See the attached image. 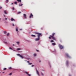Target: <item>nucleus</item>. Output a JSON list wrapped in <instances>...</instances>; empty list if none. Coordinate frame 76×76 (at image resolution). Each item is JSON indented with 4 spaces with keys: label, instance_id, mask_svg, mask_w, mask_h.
<instances>
[{
    "label": "nucleus",
    "instance_id": "nucleus-31",
    "mask_svg": "<svg viewBox=\"0 0 76 76\" xmlns=\"http://www.w3.org/2000/svg\"><path fill=\"white\" fill-rule=\"evenodd\" d=\"M34 65H31V66L32 67H34Z\"/></svg>",
    "mask_w": 76,
    "mask_h": 76
},
{
    "label": "nucleus",
    "instance_id": "nucleus-12",
    "mask_svg": "<svg viewBox=\"0 0 76 76\" xmlns=\"http://www.w3.org/2000/svg\"><path fill=\"white\" fill-rule=\"evenodd\" d=\"M31 37H36V36L35 35H33V34H31Z\"/></svg>",
    "mask_w": 76,
    "mask_h": 76
},
{
    "label": "nucleus",
    "instance_id": "nucleus-5",
    "mask_svg": "<svg viewBox=\"0 0 76 76\" xmlns=\"http://www.w3.org/2000/svg\"><path fill=\"white\" fill-rule=\"evenodd\" d=\"M65 55L67 58H71V57L69 56L68 54L66 53Z\"/></svg>",
    "mask_w": 76,
    "mask_h": 76
},
{
    "label": "nucleus",
    "instance_id": "nucleus-25",
    "mask_svg": "<svg viewBox=\"0 0 76 76\" xmlns=\"http://www.w3.org/2000/svg\"><path fill=\"white\" fill-rule=\"evenodd\" d=\"M32 64V63H28V65H31V64Z\"/></svg>",
    "mask_w": 76,
    "mask_h": 76
},
{
    "label": "nucleus",
    "instance_id": "nucleus-37",
    "mask_svg": "<svg viewBox=\"0 0 76 76\" xmlns=\"http://www.w3.org/2000/svg\"><path fill=\"white\" fill-rule=\"evenodd\" d=\"M12 26H15V25H14V24H12Z\"/></svg>",
    "mask_w": 76,
    "mask_h": 76
},
{
    "label": "nucleus",
    "instance_id": "nucleus-9",
    "mask_svg": "<svg viewBox=\"0 0 76 76\" xmlns=\"http://www.w3.org/2000/svg\"><path fill=\"white\" fill-rule=\"evenodd\" d=\"M23 16L24 17V18L25 19H26V14H23Z\"/></svg>",
    "mask_w": 76,
    "mask_h": 76
},
{
    "label": "nucleus",
    "instance_id": "nucleus-17",
    "mask_svg": "<svg viewBox=\"0 0 76 76\" xmlns=\"http://www.w3.org/2000/svg\"><path fill=\"white\" fill-rule=\"evenodd\" d=\"M16 43L19 45L20 44V42H16Z\"/></svg>",
    "mask_w": 76,
    "mask_h": 76
},
{
    "label": "nucleus",
    "instance_id": "nucleus-49",
    "mask_svg": "<svg viewBox=\"0 0 76 76\" xmlns=\"http://www.w3.org/2000/svg\"><path fill=\"white\" fill-rule=\"evenodd\" d=\"M20 30H21V29H20Z\"/></svg>",
    "mask_w": 76,
    "mask_h": 76
},
{
    "label": "nucleus",
    "instance_id": "nucleus-18",
    "mask_svg": "<svg viewBox=\"0 0 76 76\" xmlns=\"http://www.w3.org/2000/svg\"><path fill=\"white\" fill-rule=\"evenodd\" d=\"M34 56H37V54L36 53H34Z\"/></svg>",
    "mask_w": 76,
    "mask_h": 76
},
{
    "label": "nucleus",
    "instance_id": "nucleus-46",
    "mask_svg": "<svg viewBox=\"0 0 76 76\" xmlns=\"http://www.w3.org/2000/svg\"><path fill=\"white\" fill-rule=\"evenodd\" d=\"M2 73H4V72H3Z\"/></svg>",
    "mask_w": 76,
    "mask_h": 76
},
{
    "label": "nucleus",
    "instance_id": "nucleus-45",
    "mask_svg": "<svg viewBox=\"0 0 76 76\" xmlns=\"http://www.w3.org/2000/svg\"><path fill=\"white\" fill-rule=\"evenodd\" d=\"M13 46H14V45H15L14 44H13Z\"/></svg>",
    "mask_w": 76,
    "mask_h": 76
},
{
    "label": "nucleus",
    "instance_id": "nucleus-34",
    "mask_svg": "<svg viewBox=\"0 0 76 76\" xmlns=\"http://www.w3.org/2000/svg\"><path fill=\"white\" fill-rule=\"evenodd\" d=\"M12 10H14V7H13L12 8Z\"/></svg>",
    "mask_w": 76,
    "mask_h": 76
},
{
    "label": "nucleus",
    "instance_id": "nucleus-2",
    "mask_svg": "<svg viewBox=\"0 0 76 76\" xmlns=\"http://www.w3.org/2000/svg\"><path fill=\"white\" fill-rule=\"evenodd\" d=\"M56 35V34L55 33H53L52 34V35H50V37H49L48 38L49 39H51V37L53 40H56V39L55 37H54V36Z\"/></svg>",
    "mask_w": 76,
    "mask_h": 76
},
{
    "label": "nucleus",
    "instance_id": "nucleus-44",
    "mask_svg": "<svg viewBox=\"0 0 76 76\" xmlns=\"http://www.w3.org/2000/svg\"><path fill=\"white\" fill-rule=\"evenodd\" d=\"M4 17H5V15H4Z\"/></svg>",
    "mask_w": 76,
    "mask_h": 76
},
{
    "label": "nucleus",
    "instance_id": "nucleus-28",
    "mask_svg": "<svg viewBox=\"0 0 76 76\" xmlns=\"http://www.w3.org/2000/svg\"><path fill=\"white\" fill-rule=\"evenodd\" d=\"M12 75V73H11L9 74V75H10V76L11 75Z\"/></svg>",
    "mask_w": 76,
    "mask_h": 76
},
{
    "label": "nucleus",
    "instance_id": "nucleus-4",
    "mask_svg": "<svg viewBox=\"0 0 76 76\" xmlns=\"http://www.w3.org/2000/svg\"><path fill=\"white\" fill-rule=\"evenodd\" d=\"M17 56H19L20 57V58L21 59H23L24 58L21 55H20L19 54H17Z\"/></svg>",
    "mask_w": 76,
    "mask_h": 76
},
{
    "label": "nucleus",
    "instance_id": "nucleus-42",
    "mask_svg": "<svg viewBox=\"0 0 76 76\" xmlns=\"http://www.w3.org/2000/svg\"><path fill=\"white\" fill-rule=\"evenodd\" d=\"M39 62H41V61H39Z\"/></svg>",
    "mask_w": 76,
    "mask_h": 76
},
{
    "label": "nucleus",
    "instance_id": "nucleus-14",
    "mask_svg": "<svg viewBox=\"0 0 76 76\" xmlns=\"http://www.w3.org/2000/svg\"><path fill=\"white\" fill-rule=\"evenodd\" d=\"M69 64V61H66V65H68Z\"/></svg>",
    "mask_w": 76,
    "mask_h": 76
},
{
    "label": "nucleus",
    "instance_id": "nucleus-40",
    "mask_svg": "<svg viewBox=\"0 0 76 76\" xmlns=\"http://www.w3.org/2000/svg\"><path fill=\"white\" fill-rule=\"evenodd\" d=\"M5 20H7V18H5Z\"/></svg>",
    "mask_w": 76,
    "mask_h": 76
},
{
    "label": "nucleus",
    "instance_id": "nucleus-11",
    "mask_svg": "<svg viewBox=\"0 0 76 76\" xmlns=\"http://www.w3.org/2000/svg\"><path fill=\"white\" fill-rule=\"evenodd\" d=\"M52 45L54 46L55 45H56V44L55 42H54L52 43Z\"/></svg>",
    "mask_w": 76,
    "mask_h": 76
},
{
    "label": "nucleus",
    "instance_id": "nucleus-30",
    "mask_svg": "<svg viewBox=\"0 0 76 76\" xmlns=\"http://www.w3.org/2000/svg\"><path fill=\"white\" fill-rule=\"evenodd\" d=\"M7 1L6 2L7 3L8 2L9 0H6Z\"/></svg>",
    "mask_w": 76,
    "mask_h": 76
},
{
    "label": "nucleus",
    "instance_id": "nucleus-48",
    "mask_svg": "<svg viewBox=\"0 0 76 76\" xmlns=\"http://www.w3.org/2000/svg\"><path fill=\"white\" fill-rule=\"evenodd\" d=\"M1 20V18H0V20Z\"/></svg>",
    "mask_w": 76,
    "mask_h": 76
},
{
    "label": "nucleus",
    "instance_id": "nucleus-8",
    "mask_svg": "<svg viewBox=\"0 0 76 76\" xmlns=\"http://www.w3.org/2000/svg\"><path fill=\"white\" fill-rule=\"evenodd\" d=\"M36 72H37V74L39 76V72L37 70H36Z\"/></svg>",
    "mask_w": 76,
    "mask_h": 76
},
{
    "label": "nucleus",
    "instance_id": "nucleus-23",
    "mask_svg": "<svg viewBox=\"0 0 76 76\" xmlns=\"http://www.w3.org/2000/svg\"><path fill=\"white\" fill-rule=\"evenodd\" d=\"M8 69H12V67H9L8 68Z\"/></svg>",
    "mask_w": 76,
    "mask_h": 76
},
{
    "label": "nucleus",
    "instance_id": "nucleus-3",
    "mask_svg": "<svg viewBox=\"0 0 76 76\" xmlns=\"http://www.w3.org/2000/svg\"><path fill=\"white\" fill-rule=\"evenodd\" d=\"M58 47L60 49H63L64 48V47L63 46L61 45L60 44L58 45Z\"/></svg>",
    "mask_w": 76,
    "mask_h": 76
},
{
    "label": "nucleus",
    "instance_id": "nucleus-10",
    "mask_svg": "<svg viewBox=\"0 0 76 76\" xmlns=\"http://www.w3.org/2000/svg\"><path fill=\"white\" fill-rule=\"evenodd\" d=\"M11 20L12 21H15V20L14 19H13V18H11Z\"/></svg>",
    "mask_w": 76,
    "mask_h": 76
},
{
    "label": "nucleus",
    "instance_id": "nucleus-39",
    "mask_svg": "<svg viewBox=\"0 0 76 76\" xmlns=\"http://www.w3.org/2000/svg\"><path fill=\"white\" fill-rule=\"evenodd\" d=\"M19 6L20 7V6H21L20 4H19Z\"/></svg>",
    "mask_w": 76,
    "mask_h": 76
},
{
    "label": "nucleus",
    "instance_id": "nucleus-19",
    "mask_svg": "<svg viewBox=\"0 0 76 76\" xmlns=\"http://www.w3.org/2000/svg\"><path fill=\"white\" fill-rule=\"evenodd\" d=\"M4 34H6L7 33V32L6 31H4Z\"/></svg>",
    "mask_w": 76,
    "mask_h": 76
},
{
    "label": "nucleus",
    "instance_id": "nucleus-38",
    "mask_svg": "<svg viewBox=\"0 0 76 76\" xmlns=\"http://www.w3.org/2000/svg\"><path fill=\"white\" fill-rule=\"evenodd\" d=\"M2 8V7H0V9H1Z\"/></svg>",
    "mask_w": 76,
    "mask_h": 76
},
{
    "label": "nucleus",
    "instance_id": "nucleus-20",
    "mask_svg": "<svg viewBox=\"0 0 76 76\" xmlns=\"http://www.w3.org/2000/svg\"><path fill=\"white\" fill-rule=\"evenodd\" d=\"M10 35L9 33H8L7 34V36L8 37V36H9Z\"/></svg>",
    "mask_w": 76,
    "mask_h": 76
},
{
    "label": "nucleus",
    "instance_id": "nucleus-6",
    "mask_svg": "<svg viewBox=\"0 0 76 76\" xmlns=\"http://www.w3.org/2000/svg\"><path fill=\"white\" fill-rule=\"evenodd\" d=\"M25 73L27 75H28V76H31V75L30 74H28V73L27 72H25Z\"/></svg>",
    "mask_w": 76,
    "mask_h": 76
},
{
    "label": "nucleus",
    "instance_id": "nucleus-24",
    "mask_svg": "<svg viewBox=\"0 0 76 76\" xmlns=\"http://www.w3.org/2000/svg\"><path fill=\"white\" fill-rule=\"evenodd\" d=\"M50 42H54V41L53 40H51Z\"/></svg>",
    "mask_w": 76,
    "mask_h": 76
},
{
    "label": "nucleus",
    "instance_id": "nucleus-35",
    "mask_svg": "<svg viewBox=\"0 0 76 76\" xmlns=\"http://www.w3.org/2000/svg\"><path fill=\"white\" fill-rule=\"evenodd\" d=\"M27 62L28 63H29L30 62V61H27Z\"/></svg>",
    "mask_w": 76,
    "mask_h": 76
},
{
    "label": "nucleus",
    "instance_id": "nucleus-26",
    "mask_svg": "<svg viewBox=\"0 0 76 76\" xmlns=\"http://www.w3.org/2000/svg\"><path fill=\"white\" fill-rule=\"evenodd\" d=\"M6 69H7V68H4L3 69V70H6Z\"/></svg>",
    "mask_w": 76,
    "mask_h": 76
},
{
    "label": "nucleus",
    "instance_id": "nucleus-16",
    "mask_svg": "<svg viewBox=\"0 0 76 76\" xmlns=\"http://www.w3.org/2000/svg\"><path fill=\"white\" fill-rule=\"evenodd\" d=\"M4 14H7V12H6V11H4Z\"/></svg>",
    "mask_w": 76,
    "mask_h": 76
},
{
    "label": "nucleus",
    "instance_id": "nucleus-7",
    "mask_svg": "<svg viewBox=\"0 0 76 76\" xmlns=\"http://www.w3.org/2000/svg\"><path fill=\"white\" fill-rule=\"evenodd\" d=\"M33 17V15L32 14V13H31L29 16V18H31L32 17Z\"/></svg>",
    "mask_w": 76,
    "mask_h": 76
},
{
    "label": "nucleus",
    "instance_id": "nucleus-15",
    "mask_svg": "<svg viewBox=\"0 0 76 76\" xmlns=\"http://www.w3.org/2000/svg\"><path fill=\"white\" fill-rule=\"evenodd\" d=\"M16 32H18V28H16Z\"/></svg>",
    "mask_w": 76,
    "mask_h": 76
},
{
    "label": "nucleus",
    "instance_id": "nucleus-33",
    "mask_svg": "<svg viewBox=\"0 0 76 76\" xmlns=\"http://www.w3.org/2000/svg\"><path fill=\"white\" fill-rule=\"evenodd\" d=\"M36 51L37 52H39V50H36Z\"/></svg>",
    "mask_w": 76,
    "mask_h": 76
},
{
    "label": "nucleus",
    "instance_id": "nucleus-27",
    "mask_svg": "<svg viewBox=\"0 0 76 76\" xmlns=\"http://www.w3.org/2000/svg\"><path fill=\"white\" fill-rule=\"evenodd\" d=\"M21 13V12H18V14H20V13Z\"/></svg>",
    "mask_w": 76,
    "mask_h": 76
},
{
    "label": "nucleus",
    "instance_id": "nucleus-50",
    "mask_svg": "<svg viewBox=\"0 0 76 76\" xmlns=\"http://www.w3.org/2000/svg\"><path fill=\"white\" fill-rule=\"evenodd\" d=\"M0 73H1V72H0Z\"/></svg>",
    "mask_w": 76,
    "mask_h": 76
},
{
    "label": "nucleus",
    "instance_id": "nucleus-47",
    "mask_svg": "<svg viewBox=\"0 0 76 76\" xmlns=\"http://www.w3.org/2000/svg\"><path fill=\"white\" fill-rule=\"evenodd\" d=\"M13 51H15V50H13Z\"/></svg>",
    "mask_w": 76,
    "mask_h": 76
},
{
    "label": "nucleus",
    "instance_id": "nucleus-21",
    "mask_svg": "<svg viewBox=\"0 0 76 76\" xmlns=\"http://www.w3.org/2000/svg\"><path fill=\"white\" fill-rule=\"evenodd\" d=\"M14 3L15 4H17V2H16V1L15 2H14Z\"/></svg>",
    "mask_w": 76,
    "mask_h": 76
},
{
    "label": "nucleus",
    "instance_id": "nucleus-36",
    "mask_svg": "<svg viewBox=\"0 0 76 76\" xmlns=\"http://www.w3.org/2000/svg\"><path fill=\"white\" fill-rule=\"evenodd\" d=\"M4 43H5V44H7V42H4Z\"/></svg>",
    "mask_w": 76,
    "mask_h": 76
},
{
    "label": "nucleus",
    "instance_id": "nucleus-43",
    "mask_svg": "<svg viewBox=\"0 0 76 76\" xmlns=\"http://www.w3.org/2000/svg\"><path fill=\"white\" fill-rule=\"evenodd\" d=\"M13 4V3L11 4Z\"/></svg>",
    "mask_w": 76,
    "mask_h": 76
},
{
    "label": "nucleus",
    "instance_id": "nucleus-32",
    "mask_svg": "<svg viewBox=\"0 0 76 76\" xmlns=\"http://www.w3.org/2000/svg\"><path fill=\"white\" fill-rule=\"evenodd\" d=\"M41 73L42 75V76H43V74L42 72H41Z\"/></svg>",
    "mask_w": 76,
    "mask_h": 76
},
{
    "label": "nucleus",
    "instance_id": "nucleus-1",
    "mask_svg": "<svg viewBox=\"0 0 76 76\" xmlns=\"http://www.w3.org/2000/svg\"><path fill=\"white\" fill-rule=\"evenodd\" d=\"M35 34L36 35L37 34V38H36L35 39L36 41H39L40 39V37H42V33H39L38 32L35 33Z\"/></svg>",
    "mask_w": 76,
    "mask_h": 76
},
{
    "label": "nucleus",
    "instance_id": "nucleus-41",
    "mask_svg": "<svg viewBox=\"0 0 76 76\" xmlns=\"http://www.w3.org/2000/svg\"><path fill=\"white\" fill-rule=\"evenodd\" d=\"M23 5V4H21V6H22Z\"/></svg>",
    "mask_w": 76,
    "mask_h": 76
},
{
    "label": "nucleus",
    "instance_id": "nucleus-22",
    "mask_svg": "<svg viewBox=\"0 0 76 76\" xmlns=\"http://www.w3.org/2000/svg\"><path fill=\"white\" fill-rule=\"evenodd\" d=\"M21 50V49L20 48H18L17 49V50Z\"/></svg>",
    "mask_w": 76,
    "mask_h": 76
},
{
    "label": "nucleus",
    "instance_id": "nucleus-29",
    "mask_svg": "<svg viewBox=\"0 0 76 76\" xmlns=\"http://www.w3.org/2000/svg\"><path fill=\"white\" fill-rule=\"evenodd\" d=\"M9 48V49H10V50H13V49L12 48H11V47H10Z\"/></svg>",
    "mask_w": 76,
    "mask_h": 76
},
{
    "label": "nucleus",
    "instance_id": "nucleus-13",
    "mask_svg": "<svg viewBox=\"0 0 76 76\" xmlns=\"http://www.w3.org/2000/svg\"><path fill=\"white\" fill-rule=\"evenodd\" d=\"M16 0L18 2H21V0Z\"/></svg>",
    "mask_w": 76,
    "mask_h": 76
}]
</instances>
